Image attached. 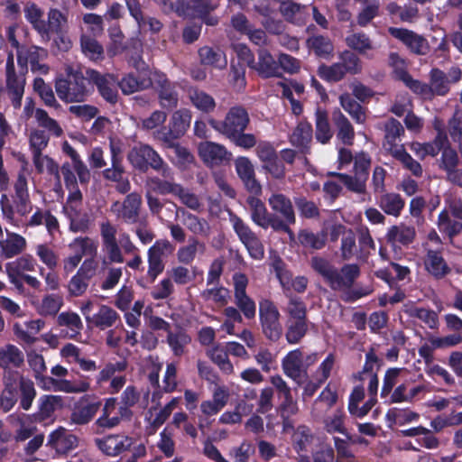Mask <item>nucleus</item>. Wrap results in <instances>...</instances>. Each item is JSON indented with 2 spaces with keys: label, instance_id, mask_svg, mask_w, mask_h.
Returning a JSON list of instances; mask_svg holds the SVG:
<instances>
[{
  "label": "nucleus",
  "instance_id": "f257e3e1",
  "mask_svg": "<svg viewBox=\"0 0 462 462\" xmlns=\"http://www.w3.org/2000/svg\"><path fill=\"white\" fill-rule=\"evenodd\" d=\"M250 123L247 110L242 106L229 108L224 120L208 118V124L217 133L228 139L236 146L249 150L257 143L254 134H246L245 130Z\"/></svg>",
  "mask_w": 462,
  "mask_h": 462
},
{
  "label": "nucleus",
  "instance_id": "f03ea898",
  "mask_svg": "<svg viewBox=\"0 0 462 462\" xmlns=\"http://www.w3.org/2000/svg\"><path fill=\"white\" fill-rule=\"evenodd\" d=\"M55 90L65 103H82L92 94L93 88L86 71L69 66L65 74L55 79Z\"/></svg>",
  "mask_w": 462,
  "mask_h": 462
},
{
  "label": "nucleus",
  "instance_id": "7ed1b4c3",
  "mask_svg": "<svg viewBox=\"0 0 462 462\" xmlns=\"http://www.w3.org/2000/svg\"><path fill=\"white\" fill-rule=\"evenodd\" d=\"M311 268L319 273L332 290L350 289L360 276V267L356 263L344 264L340 271L328 260L314 256Z\"/></svg>",
  "mask_w": 462,
  "mask_h": 462
},
{
  "label": "nucleus",
  "instance_id": "20e7f679",
  "mask_svg": "<svg viewBox=\"0 0 462 462\" xmlns=\"http://www.w3.org/2000/svg\"><path fill=\"white\" fill-rule=\"evenodd\" d=\"M127 159L134 169L142 172H146L151 168L165 179L171 178V169L149 144L140 143L134 146L128 152Z\"/></svg>",
  "mask_w": 462,
  "mask_h": 462
},
{
  "label": "nucleus",
  "instance_id": "39448f33",
  "mask_svg": "<svg viewBox=\"0 0 462 462\" xmlns=\"http://www.w3.org/2000/svg\"><path fill=\"white\" fill-rule=\"evenodd\" d=\"M280 318V311L273 300L265 298L259 300V320L262 332L272 342L279 341L282 336Z\"/></svg>",
  "mask_w": 462,
  "mask_h": 462
},
{
  "label": "nucleus",
  "instance_id": "423d86ee",
  "mask_svg": "<svg viewBox=\"0 0 462 462\" xmlns=\"http://www.w3.org/2000/svg\"><path fill=\"white\" fill-rule=\"evenodd\" d=\"M246 203L251 209L252 221L263 229L272 227L276 232H283L290 236H293V231L291 227L287 226L282 219L275 214L269 213L265 204L257 197L249 196L246 199Z\"/></svg>",
  "mask_w": 462,
  "mask_h": 462
},
{
  "label": "nucleus",
  "instance_id": "0eeeda50",
  "mask_svg": "<svg viewBox=\"0 0 462 462\" xmlns=\"http://www.w3.org/2000/svg\"><path fill=\"white\" fill-rule=\"evenodd\" d=\"M86 74L89 77L90 86L96 87L100 97L108 104L116 105L119 100L117 77L112 73L88 68Z\"/></svg>",
  "mask_w": 462,
  "mask_h": 462
},
{
  "label": "nucleus",
  "instance_id": "6e6552de",
  "mask_svg": "<svg viewBox=\"0 0 462 462\" xmlns=\"http://www.w3.org/2000/svg\"><path fill=\"white\" fill-rule=\"evenodd\" d=\"M158 94L160 106L168 111L178 106L179 93L177 83L171 81L164 72L160 70L152 71V86Z\"/></svg>",
  "mask_w": 462,
  "mask_h": 462
},
{
  "label": "nucleus",
  "instance_id": "1a4fd4ad",
  "mask_svg": "<svg viewBox=\"0 0 462 462\" xmlns=\"http://www.w3.org/2000/svg\"><path fill=\"white\" fill-rule=\"evenodd\" d=\"M174 250V246L167 239H160L148 249V271L147 275L153 282L162 273L165 268L163 261Z\"/></svg>",
  "mask_w": 462,
  "mask_h": 462
},
{
  "label": "nucleus",
  "instance_id": "9d476101",
  "mask_svg": "<svg viewBox=\"0 0 462 462\" xmlns=\"http://www.w3.org/2000/svg\"><path fill=\"white\" fill-rule=\"evenodd\" d=\"M64 407L62 396L52 394H42L37 400V411L27 415L28 420L32 423H44L47 420L53 421L57 411Z\"/></svg>",
  "mask_w": 462,
  "mask_h": 462
},
{
  "label": "nucleus",
  "instance_id": "9b49d317",
  "mask_svg": "<svg viewBox=\"0 0 462 462\" xmlns=\"http://www.w3.org/2000/svg\"><path fill=\"white\" fill-rule=\"evenodd\" d=\"M191 111L182 108L175 111L169 123V128L164 127L161 134L162 141H176L182 137L190 126Z\"/></svg>",
  "mask_w": 462,
  "mask_h": 462
},
{
  "label": "nucleus",
  "instance_id": "f8f14e48",
  "mask_svg": "<svg viewBox=\"0 0 462 462\" xmlns=\"http://www.w3.org/2000/svg\"><path fill=\"white\" fill-rule=\"evenodd\" d=\"M388 32L391 36L402 42L414 54L426 55L430 51L427 39L411 30L389 27Z\"/></svg>",
  "mask_w": 462,
  "mask_h": 462
},
{
  "label": "nucleus",
  "instance_id": "ddd939ff",
  "mask_svg": "<svg viewBox=\"0 0 462 462\" xmlns=\"http://www.w3.org/2000/svg\"><path fill=\"white\" fill-rule=\"evenodd\" d=\"M423 266L436 280H441L451 273V268L443 256V248H425Z\"/></svg>",
  "mask_w": 462,
  "mask_h": 462
},
{
  "label": "nucleus",
  "instance_id": "4468645a",
  "mask_svg": "<svg viewBox=\"0 0 462 462\" xmlns=\"http://www.w3.org/2000/svg\"><path fill=\"white\" fill-rule=\"evenodd\" d=\"M79 439L64 427L52 430L47 438L46 447L55 450L59 455H66L78 447Z\"/></svg>",
  "mask_w": 462,
  "mask_h": 462
},
{
  "label": "nucleus",
  "instance_id": "2eb2a0df",
  "mask_svg": "<svg viewBox=\"0 0 462 462\" xmlns=\"http://www.w3.org/2000/svg\"><path fill=\"white\" fill-rule=\"evenodd\" d=\"M100 401L90 400L88 396L81 397L75 402L69 420L71 424L86 425L90 422L101 407Z\"/></svg>",
  "mask_w": 462,
  "mask_h": 462
},
{
  "label": "nucleus",
  "instance_id": "dca6fc26",
  "mask_svg": "<svg viewBox=\"0 0 462 462\" xmlns=\"http://www.w3.org/2000/svg\"><path fill=\"white\" fill-rule=\"evenodd\" d=\"M199 153L203 162L210 166L224 165L232 159V153L224 145L213 142L201 143Z\"/></svg>",
  "mask_w": 462,
  "mask_h": 462
},
{
  "label": "nucleus",
  "instance_id": "f3484780",
  "mask_svg": "<svg viewBox=\"0 0 462 462\" xmlns=\"http://www.w3.org/2000/svg\"><path fill=\"white\" fill-rule=\"evenodd\" d=\"M257 61H254L253 66L254 70L262 79L279 78L282 72L279 71L278 61L275 60L271 52L265 48H259L257 50Z\"/></svg>",
  "mask_w": 462,
  "mask_h": 462
},
{
  "label": "nucleus",
  "instance_id": "a211bd4d",
  "mask_svg": "<svg viewBox=\"0 0 462 462\" xmlns=\"http://www.w3.org/2000/svg\"><path fill=\"white\" fill-rule=\"evenodd\" d=\"M270 208L278 214L279 217L287 226L296 223V216L290 198L282 193H274L268 199Z\"/></svg>",
  "mask_w": 462,
  "mask_h": 462
},
{
  "label": "nucleus",
  "instance_id": "6ab92c4d",
  "mask_svg": "<svg viewBox=\"0 0 462 462\" xmlns=\"http://www.w3.org/2000/svg\"><path fill=\"white\" fill-rule=\"evenodd\" d=\"M100 234L104 247L112 263H123L124 257L116 241V228L109 221L100 225Z\"/></svg>",
  "mask_w": 462,
  "mask_h": 462
},
{
  "label": "nucleus",
  "instance_id": "aec40b11",
  "mask_svg": "<svg viewBox=\"0 0 462 462\" xmlns=\"http://www.w3.org/2000/svg\"><path fill=\"white\" fill-rule=\"evenodd\" d=\"M313 138V128L310 122L300 121L289 137V141L301 153L307 154L310 151Z\"/></svg>",
  "mask_w": 462,
  "mask_h": 462
},
{
  "label": "nucleus",
  "instance_id": "412c9836",
  "mask_svg": "<svg viewBox=\"0 0 462 462\" xmlns=\"http://www.w3.org/2000/svg\"><path fill=\"white\" fill-rule=\"evenodd\" d=\"M97 447L106 455L115 457L128 450L133 444L127 436L109 435L95 440Z\"/></svg>",
  "mask_w": 462,
  "mask_h": 462
},
{
  "label": "nucleus",
  "instance_id": "4be33fe9",
  "mask_svg": "<svg viewBox=\"0 0 462 462\" xmlns=\"http://www.w3.org/2000/svg\"><path fill=\"white\" fill-rule=\"evenodd\" d=\"M198 55L200 64L205 67L224 69L227 66L226 55L219 47L202 46L199 49Z\"/></svg>",
  "mask_w": 462,
  "mask_h": 462
},
{
  "label": "nucleus",
  "instance_id": "5701e85b",
  "mask_svg": "<svg viewBox=\"0 0 462 462\" xmlns=\"http://www.w3.org/2000/svg\"><path fill=\"white\" fill-rule=\"evenodd\" d=\"M415 237V228L404 224L393 225L390 226L385 236L387 243L393 247H396L397 245L409 246L413 243Z\"/></svg>",
  "mask_w": 462,
  "mask_h": 462
},
{
  "label": "nucleus",
  "instance_id": "b1692460",
  "mask_svg": "<svg viewBox=\"0 0 462 462\" xmlns=\"http://www.w3.org/2000/svg\"><path fill=\"white\" fill-rule=\"evenodd\" d=\"M303 354L300 348L290 351L282 360V368L286 376L299 385L301 383Z\"/></svg>",
  "mask_w": 462,
  "mask_h": 462
},
{
  "label": "nucleus",
  "instance_id": "393cba45",
  "mask_svg": "<svg viewBox=\"0 0 462 462\" xmlns=\"http://www.w3.org/2000/svg\"><path fill=\"white\" fill-rule=\"evenodd\" d=\"M117 82L118 88L124 95L128 96L151 88L152 86V71L148 78L136 76L131 72L123 76L120 80L117 79Z\"/></svg>",
  "mask_w": 462,
  "mask_h": 462
},
{
  "label": "nucleus",
  "instance_id": "a878e982",
  "mask_svg": "<svg viewBox=\"0 0 462 462\" xmlns=\"http://www.w3.org/2000/svg\"><path fill=\"white\" fill-rule=\"evenodd\" d=\"M67 16L56 8H51L48 13V20L44 21L45 31L41 32L43 39L50 40L51 34L61 36L67 26Z\"/></svg>",
  "mask_w": 462,
  "mask_h": 462
},
{
  "label": "nucleus",
  "instance_id": "bb28decb",
  "mask_svg": "<svg viewBox=\"0 0 462 462\" xmlns=\"http://www.w3.org/2000/svg\"><path fill=\"white\" fill-rule=\"evenodd\" d=\"M332 121L337 128V137L346 145H352L355 139L354 127L339 108L332 112Z\"/></svg>",
  "mask_w": 462,
  "mask_h": 462
},
{
  "label": "nucleus",
  "instance_id": "cd10ccee",
  "mask_svg": "<svg viewBox=\"0 0 462 462\" xmlns=\"http://www.w3.org/2000/svg\"><path fill=\"white\" fill-rule=\"evenodd\" d=\"M142 198L136 192L126 195L123 203L120 216L127 224H135L139 220Z\"/></svg>",
  "mask_w": 462,
  "mask_h": 462
},
{
  "label": "nucleus",
  "instance_id": "c85d7f7f",
  "mask_svg": "<svg viewBox=\"0 0 462 462\" xmlns=\"http://www.w3.org/2000/svg\"><path fill=\"white\" fill-rule=\"evenodd\" d=\"M14 202L17 212L21 216L27 215L32 210L30 197L28 192L27 180L23 174H19L14 183Z\"/></svg>",
  "mask_w": 462,
  "mask_h": 462
},
{
  "label": "nucleus",
  "instance_id": "c756f323",
  "mask_svg": "<svg viewBox=\"0 0 462 462\" xmlns=\"http://www.w3.org/2000/svg\"><path fill=\"white\" fill-rule=\"evenodd\" d=\"M315 138L322 143H328L333 137L328 114L325 109L318 106L315 111Z\"/></svg>",
  "mask_w": 462,
  "mask_h": 462
},
{
  "label": "nucleus",
  "instance_id": "7c9ffc66",
  "mask_svg": "<svg viewBox=\"0 0 462 462\" xmlns=\"http://www.w3.org/2000/svg\"><path fill=\"white\" fill-rule=\"evenodd\" d=\"M335 450L332 446L325 441L315 445L310 455H300L298 462H335Z\"/></svg>",
  "mask_w": 462,
  "mask_h": 462
},
{
  "label": "nucleus",
  "instance_id": "2f4dec72",
  "mask_svg": "<svg viewBox=\"0 0 462 462\" xmlns=\"http://www.w3.org/2000/svg\"><path fill=\"white\" fill-rule=\"evenodd\" d=\"M377 204L385 214L399 217L405 207V200L399 193L388 192L380 196Z\"/></svg>",
  "mask_w": 462,
  "mask_h": 462
},
{
  "label": "nucleus",
  "instance_id": "473e14b6",
  "mask_svg": "<svg viewBox=\"0 0 462 462\" xmlns=\"http://www.w3.org/2000/svg\"><path fill=\"white\" fill-rule=\"evenodd\" d=\"M306 46L319 58L328 59L334 52V44L331 39L321 34L309 37L306 40Z\"/></svg>",
  "mask_w": 462,
  "mask_h": 462
},
{
  "label": "nucleus",
  "instance_id": "72a5a7b5",
  "mask_svg": "<svg viewBox=\"0 0 462 462\" xmlns=\"http://www.w3.org/2000/svg\"><path fill=\"white\" fill-rule=\"evenodd\" d=\"M120 320V315L113 308L101 305L98 311L92 315L90 324L100 330H105L115 326Z\"/></svg>",
  "mask_w": 462,
  "mask_h": 462
},
{
  "label": "nucleus",
  "instance_id": "f704fd0d",
  "mask_svg": "<svg viewBox=\"0 0 462 462\" xmlns=\"http://www.w3.org/2000/svg\"><path fill=\"white\" fill-rule=\"evenodd\" d=\"M189 97L192 106L204 114H211L216 109L217 103L214 97L201 89H189Z\"/></svg>",
  "mask_w": 462,
  "mask_h": 462
},
{
  "label": "nucleus",
  "instance_id": "c9c22d12",
  "mask_svg": "<svg viewBox=\"0 0 462 462\" xmlns=\"http://www.w3.org/2000/svg\"><path fill=\"white\" fill-rule=\"evenodd\" d=\"M19 408L23 411H29L36 398L37 392L34 383L29 378H21L17 387Z\"/></svg>",
  "mask_w": 462,
  "mask_h": 462
},
{
  "label": "nucleus",
  "instance_id": "e433bc0d",
  "mask_svg": "<svg viewBox=\"0 0 462 462\" xmlns=\"http://www.w3.org/2000/svg\"><path fill=\"white\" fill-rule=\"evenodd\" d=\"M2 256L5 259L14 257L21 254L26 247V240L21 235L8 234L7 238L0 243Z\"/></svg>",
  "mask_w": 462,
  "mask_h": 462
},
{
  "label": "nucleus",
  "instance_id": "4c0bfd02",
  "mask_svg": "<svg viewBox=\"0 0 462 462\" xmlns=\"http://www.w3.org/2000/svg\"><path fill=\"white\" fill-rule=\"evenodd\" d=\"M61 149L65 154L70 157L73 163V169L77 172L80 183H88L90 179V173L77 151L68 141L63 142Z\"/></svg>",
  "mask_w": 462,
  "mask_h": 462
},
{
  "label": "nucleus",
  "instance_id": "58836bf2",
  "mask_svg": "<svg viewBox=\"0 0 462 462\" xmlns=\"http://www.w3.org/2000/svg\"><path fill=\"white\" fill-rule=\"evenodd\" d=\"M309 330L308 320L287 319L285 338L290 345L299 344Z\"/></svg>",
  "mask_w": 462,
  "mask_h": 462
},
{
  "label": "nucleus",
  "instance_id": "ea45409f",
  "mask_svg": "<svg viewBox=\"0 0 462 462\" xmlns=\"http://www.w3.org/2000/svg\"><path fill=\"white\" fill-rule=\"evenodd\" d=\"M7 94L12 106L17 109L22 106L25 79L17 75L6 77Z\"/></svg>",
  "mask_w": 462,
  "mask_h": 462
},
{
  "label": "nucleus",
  "instance_id": "a19ab883",
  "mask_svg": "<svg viewBox=\"0 0 462 462\" xmlns=\"http://www.w3.org/2000/svg\"><path fill=\"white\" fill-rule=\"evenodd\" d=\"M292 447L293 449L300 455L306 453L310 445L314 440V435L311 430L306 425H300L292 435Z\"/></svg>",
  "mask_w": 462,
  "mask_h": 462
},
{
  "label": "nucleus",
  "instance_id": "79ce46f5",
  "mask_svg": "<svg viewBox=\"0 0 462 462\" xmlns=\"http://www.w3.org/2000/svg\"><path fill=\"white\" fill-rule=\"evenodd\" d=\"M298 239L303 247L319 250L325 246L328 234L325 232V229H321L319 233L302 229L299 232Z\"/></svg>",
  "mask_w": 462,
  "mask_h": 462
},
{
  "label": "nucleus",
  "instance_id": "37998d69",
  "mask_svg": "<svg viewBox=\"0 0 462 462\" xmlns=\"http://www.w3.org/2000/svg\"><path fill=\"white\" fill-rule=\"evenodd\" d=\"M346 44L348 48L356 51L361 55L372 59V56L367 55V51L373 49L372 40L365 32H354L346 37Z\"/></svg>",
  "mask_w": 462,
  "mask_h": 462
},
{
  "label": "nucleus",
  "instance_id": "c03bdc74",
  "mask_svg": "<svg viewBox=\"0 0 462 462\" xmlns=\"http://www.w3.org/2000/svg\"><path fill=\"white\" fill-rule=\"evenodd\" d=\"M169 149V158L176 165L184 166L193 161V155L184 146L175 141H162Z\"/></svg>",
  "mask_w": 462,
  "mask_h": 462
},
{
  "label": "nucleus",
  "instance_id": "a18cd8bd",
  "mask_svg": "<svg viewBox=\"0 0 462 462\" xmlns=\"http://www.w3.org/2000/svg\"><path fill=\"white\" fill-rule=\"evenodd\" d=\"M192 10L194 13V18H199L207 24L215 25L217 23V19L209 18L211 12L217 9V4L213 0H191Z\"/></svg>",
  "mask_w": 462,
  "mask_h": 462
},
{
  "label": "nucleus",
  "instance_id": "49530a36",
  "mask_svg": "<svg viewBox=\"0 0 462 462\" xmlns=\"http://www.w3.org/2000/svg\"><path fill=\"white\" fill-rule=\"evenodd\" d=\"M205 248L206 245L204 243H200L196 236H190L189 238V245L179 248L177 259L183 264H190L194 261L198 250L203 253Z\"/></svg>",
  "mask_w": 462,
  "mask_h": 462
},
{
  "label": "nucleus",
  "instance_id": "de8ad7c7",
  "mask_svg": "<svg viewBox=\"0 0 462 462\" xmlns=\"http://www.w3.org/2000/svg\"><path fill=\"white\" fill-rule=\"evenodd\" d=\"M340 105L347 112L353 120L357 124L365 121L364 107L348 93H344L339 97Z\"/></svg>",
  "mask_w": 462,
  "mask_h": 462
},
{
  "label": "nucleus",
  "instance_id": "09e8293b",
  "mask_svg": "<svg viewBox=\"0 0 462 462\" xmlns=\"http://www.w3.org/2000/svg\"><path fill=\"white\" fill-rule=\"evenodd\" d=\"M208 356L224 374H231L234 372V366L228 358L226 347L224 348L220 345H217L208 352Z\"/></svg>",
  "mask_w": 462,
  "mask_h": 462
},
{
  "label": "nucleus",
  "instance_id": "8fccbe9b",
  "mask_svg": "<svg viewBox=\"0 0 462 462\" xmlns=\"http://www.w3.org/2000/svg\"><path fill=\"white\" fill-rule=\"evenodd\" d=\"M80 44L83 53L93 61H102L105 59V52L102 44L97 40L82 35Z\"/></svg>",
  "mask_w": 462,
  "mask_h": 462
},
{
  "label": "nucleus",
  "instance_id": "3c124183",
  "mask_svg": "<svg viewBox=\"0 0 462 462\" xmlns=\"http://www.w3.org/2000/svg\"><path fill=\"white\" fill-rule=\"evenodd\" d=\"M23 361V352L14 345H7L5 349L0 350V367L4 369L9 365L20 367Z\"/></svg>",
  "mask_w": 462,
  "mask_h": 462
},
{
  "label": "nucleus",
  "instance_id": "603ef678",
  "mask_svg": "<svg viewBox=\"0 0 462 462\" xmlns=\"http://www.w3.org/2000/svg\"><path fill=\"white\" fill-rule=\"evenodd\" d=\"M329 176L337 178L346 188L354 193L356 194H365L366 193V180L356 176V175H349L346 173L340 172H329Z\"/></svg>",
  "mask_w": 462,
  "mask_h": 462
},
{
  "label": "nucleus",
  "instance_id": "864d4df0",
  "mask_svg": "<svg viewBox=\"0 0 462 462\" xmlns=\"http://www.w3.org/2000/svg\"><path fill=\"white\" fill-rule=\"evenodd\" d=\"M33 89L40 96L47 106L59 108L60 105L57 102L52 88L43 79L36 78L33 80Z\"/></svg>",
  "mask_w": 462,
  "mask_h": 462
},
{
  "label": "nucleus",
  "instance_id": "5fc2aeb1",
  "mask_svg": "<svg viewBox=\"0 0 462 462\" xmlns=\"http://www.w3.org/2000/svg\"><path fill=\"white\" fill-rule=\"evenodd\" d=\"M347 73L340 62L331 65L322 64L319 67L318 75L327 82H338L342 80Z\"/></svg>",
  "mask_w": 462,
  "mask_h": 462
},
{
  "label": "nucleus",
  "instance_id": "6e6d98bb",
  "mask_svg": "<svg viewBox=\"0 0 462 462\" xmlns=\"http://www.w3.org/2000/svg\"><path fill=\"white\" fill-rule=\"evenodd\" d=\"M293 200L301 217L312 219L320 216L318 205L314 201L309 200L305 196H296Z\"/></svg>",
  "mask_w": 462,
  "mask_h": 462
},
{
  "label": "nucleus",
  "instance_id": "4d7b16f0",
  "mask_svg": "<svg viewBox=\"0 0 462 462\" xmlns=\"http://www.w3.org/2000/svg\"><path fill=\"white\" fill-rule=\"evenodd\" d=\"M430 86L434 96H446L449 92V81L447 74L439 69L430 70Z\"/></svg>",
  "mask_w": 462,
  "mask_h": 462
},
{
  "label": "nucleus",
  "instance_id": "13d9d810",
  "mask_svg": "<svg viewBox=\"0 0 462 462\" xmlns=\"http://www.w3.org/2000/svg\"><path fill=\"white\" fill-rule=\"evenodd\" d=\"M298 411V403L294 401L292 394L283 396V400L278 407V412L282 420L284 428L291 426V418L296 415Z\"/></svg>",
  "mask_w": 462,
  "mask_h": 462
},
{
  "label": "nucleus",
  "instance_id": "bf43d9fd",
  "mask_svg": "<svg viewBox=\"0 0 462 462\" xmlns=\"http://www.w3.org/2000/svg\"><path fill=\"white\" fill-rule=\"evenodd\" d=\"M339 60L347 74L356 75L362 71V62L356 53L346 50L339 53Z\"/></svg>",
  "mask_w": 462,
  "mask_h": 462
},
{
  "label": "nucleus",
  "instance_id": "052dcab7",
  "mask_svg": "<svg viewBox=\"0 0 462 462\" xmlns=\"http://www.w3.org/2000/svg\"><path fill=\"white\" fill-rule=\"evenodd\" d=\"M185 225L194 235L208 237L210 234L208 222L205 218L199 217L194 214L187 213L185 215Z\"/></svg>",
  "mask_w": 462,
  "mask_h": 462
},
{
  "label": "nucleus",
  "instance_id": "680f3d73",
  "mask_svg": "<svg viewBox=\"0 0 462 462\" xmlns=\"http://www.w3.org/2000/svg\"><path fill=\"white\" fill-rule=\"evenodd\" d=\"M385 140L389 149L398 148L397 139L404 134L405 131L402 125L395 118L389 119L385 124Z\"/></svg>",
  "mask_w": 462,
  "mask_h": 462
},
{
  "label": "nucleus",
  "instance_id": "e2e57ef3",
  "mask_svg": "<svg viewBox=\"0 0 462 462\" xmlns=\"http://www.w3.org/2000/svg\"><path fill=\"white\" fill-rule=\"evenodd\" d=\"M81 253L75 254L68 257L64 263V268L67 273L72 272L81 262L83 255L87 253L96 251V246L93 245L88 237L80 240Z\"/></svg>",
  "mask_w": 462,
  "mask_h": 462
},
{
  "label": "nucleus",
  "instance_id": "0e129e2a",
  "mask_svg": "<svg viewBox=\"0 0 462 462\" xmlns=\"http://www.w3.org/2000/svg\"><path fill=\"white\" fill-rule=\"evenodd\" d=\"M254 453V445L245 440L240 444V446L232 448L229 455L235 462H249Z\"/></svg>",
  "mask_w": 462,
  "mask_h": 462
},
{
  "label": "nucleus",
  "instance_id": "69168bd1",
  "mask_svg": "<svg viewBox=\"0 0 462 462\" xmlns=\"http://www.w3.org/2000/svg\"><path fill=\"white\" fill-rule=\"evenodd\" d=\"M372 160L367 152H361L354 158V174L368 180Z\"/></svg>",
  "mask_w": 462,
  "mask_h": 462
},
{
  "label": "nucleus",
  "instance_id": "338daca9",
  "mask_svg": "<svg viewBox=\"0 0 462 462\" xmlns=\"http://www.w3.org/2000/svg\"><path fill=\"white\" fill-rule=\"evenodd\" d=\"M25 18L32 25L33 29L41 35L45 31L44 19H42V11L36 4H31L25 10Z\"/></svg>",
  "mask_w": 462,
  "mask_h": 462
},
{
  "label": "nucleus",
  "instance_id": "774afa93",
  "mask_svg": "<svg viewBox=\"0 0 462 462\" xmlns=\"http://www.w3.org/2000/svg\"><path fill=\"white\" fill-rule=\"evenodd\" d=\"M287 319L308 320L307 307L300 298H291L287 306Z\"/></svg>",
  "mask_w": 462,
  "mask_h": 462
}]
</instances>
